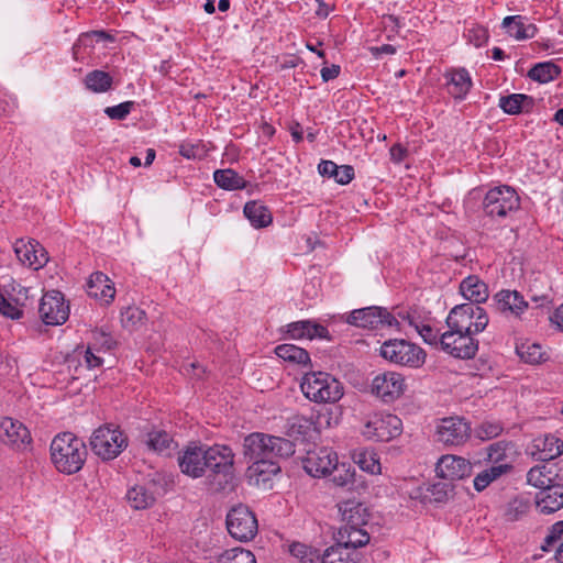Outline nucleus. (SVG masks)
<instances>
[{
  "label": "nucleus",
  "instance_id": "obj_25",
  "mask_svg": "<svg viewBox=\"0 0 563 563\" xmlns=\"http://www.w3.org/2000/svg\"><path fill=\"white\" fill-rule=\"evenodd\" d=\"M460 291L471 301L470 303L474 305L485 302L489 297L487 285L475 275H471L462 280Z\"/></svg>",
  "mask_w": 563,
  "mask_h": 563
},
{
  "label": "nucleus",
  "instance_id": "obj_9",
  "mask_svg": "<svg viewBox=\"0 0 563 563\" xmlns=\"http://www.w3.org/2000/svg\"><path fill=\"white\" fill-rule=\"evenodd\" d=\"M257 520L254 514L245 505H236L227 515V528L229 533L239 541L245 542L257 533Z\"/></svg>",
  "mask_w": 563,
  "mask_h": 563
},
{
  "label": "nucleus",
  "instance_id": "obj_5",
  "mask_svg": "<svg viewBox=\"0 0 563 563\" xmlns=\"http://www.w3.org/2000/svg\"><path fill=\"white\" fill-rule=\"evenodd\" d=\"M448 328L459 333L476 334L485 330L488 324L486 311L474 303L455 306L446 318Z\"/></svg>",
  "mask_w": 563,
  "mask_h": 563
},
{
  "label": "nucleus",
  "instance_id": "obj_45",
  "mask_svg": "<svg viewBox=\"0 0 563 563\" xmlns=\"http://www.w3.org/2000/svg\"><path fill=\"white\" fill-rule=\"evenodd\" d=\"M503 431L504 427L500 422L483 421L475 428L474 434L482 441H488L500 435Z\"/></svg>",
  "mask_w": 563,
  "mask_h": 563
},
{
  "label": "nucleus",
  "instance_id": "obj_18",
  "mask_svg": "<svg viewBox=\"0 0 563 563\" xmlns=\"http://www.w3.org/2000/svg\"><path fill=\"white\" fill-rule=\"evenodd\" d=\"M471 433V428L464 419L450 417L442 419L437 428L438 441L448 445H460L464 443Z\"/></svg>",
  "mask_w": 563,
  "mask_h": 563
},
{
  "label": "nucleus",
  "instance_id": "obj_8",
  "mask_svg": "<svg viewBox=\"0 0 563 563\" xmlns=\"http://www.w3.org/2000/svg\"><path fill=\"white\" fill-rule=\"evenodd\" d=\"M402 422L391 413H375L364 426L363 435L368 440L387 442L401 434Z\"/></svg>",
  "mask_w": 563,
  "mask_h": 563
},
{
  "label": "nucleus",
  "instance_id": "obj_20",
  "mask_svg": "<svg viewBox=\"0 0 563 563\" xmlns=\"http://www.w3.org/2000/svg\"><path fill=\"white\" fill-rule=\"evenodd\" d=\"M563 453V441L554 435L533 440L530 454L537 461H550Z\"/></svg>",
  "mask_w": 563,
  "mask_h": 563
},
{
  "label": "nucleus",
  "instance_id": "obj_34",
  "mask_svg": "<svg viewBox=\"0 0 563 563\" xmlns=\"http://www.w3.org/2000/svg\"><path fill=\"white\" fill-rule=\"evenodd\" d=\"M338 540L350 550L355 551L356 548L364 547L369 541V534L362 528H340Z\"/></svg>",
  "mask_w": 563,
  "mask_h": 563
},
{
  "label": "nucleus",
  "instance_id": "obj_44",
  "mask_svg": "<svg viewBox=\"0 0 563 563\" xmlns=\"http://www.w3.org/2000/svg\"><path fill=\"white\" fill-rule=\"evenodd\" d=\"M145 442L150 450L163 453L169 449L173 443V439L164 430H153L147 433Z\"/></svg>",
  "mask_w": 563,
  "mask_h": 563
},
{
  "label": "nucleus",
  "instance_id": "obj_12",
  "mask_svg": "<svg viewBox=\"0 0 563 563\" xmlns=\"http://www.w3.org/2000/svg\"><path fill=\"white\" fill-rule=\"evenodd\" d=\"M472 333H459L449 329L442 333L439 340L441 349L453 357L468 360L473 358L478 351V341Z\"/></svg>",
  "mask_w": 563,
  "mask_h": 563
},
{
  "label": "nucleus",
  "instance_id": "obj_56",
  "mask_svg": "<svg viewBox=\"0 0 563 563\" xmlns=\"http://www.w3.org/2000/svg\"><path fill=\"white\" fill-rule=\"evenodd\" d=\"M95 345L107 351L111 350L115 345V341L103 330L93 331Z\"/></svg>",
  "mask_w": 563,
  "mask_h": 563
},
{
  "label": "nucleus",
  "instance_id": "obj_52",
  "mask_svg": "<svg viewBox=\"0 0 563 563\" xmlns=\"http://www.w3.org/2000/svg\"><path fill=\"white\" fill-rule=\"evenodd\" d=\"M357 464L363 471L368 472L371 474L380 473V463L373 453H360Z\"/></svg>",
  "mask_w": 563,
  "mask_h": 563
},
{
  "label": "nucleus",
  "instance_id": "obj_30",
  "mask_svg": "<svg viewBox=\"0 0 563 563\" xmlns=\"http://www.w3.org/2000/svg\"><path fill=\"white\" fill-rule=\"evenodd\" d=\"M499 107L508 114L529 112L533 107V99L523 93H512L499 99Z\"/></svg>",
  "mask_w": 563,
  "mask_h": 563
},
{
  "label": "nucleus",
  "instance_id": "obj_49",
  "mask_svg": "<svg viewBox=\"0 0 563 563\" xmlns=\"http://www.w3.org/2000/svg\"><path fill=\"white\" fill-rule=\"evenodd\" d=\"M509 446L508 442L499 441L490 444L487 448V454L489 461H492L494 464H504L503 462L507 457V449Z\"/></svg>",
  "mask_w": 563,
  "mask_h": 563
},
{
  "label": "nucleus",
  "instance_id": "obj_7",
  "mask_svg": "<svg viewBox=\"0 0 563 563\" xmlns=\"http://www.w3.org/2000/svg\"><path fill=\"white\" fill-rule=\"evenodd\" d=\"M92 452L103 461L115 459L126 446V438L112 424L99 427L90 438Z\"/></svg>",
  "mask_w": 563,
  "mask_h": 563
},
{
  "label": "nucleus",
  "instance_id": "obj_36",
  "mask_svg": "<svg viewBox=\"0 0 563 563\" xmlns=\"http://www.w3.org/2000/svg\"><path fill=\"white\" fill-rule=\"evenodd\" d=\"M214 183L222 189L236 190L246 187V181L231 168L218 169L213 173Z\"/></svg>",
  "mask_w": 563,
  "mask_h": 563
},
{
  "label": "nucleus",
  "instance_id": "obj_1",
  "mask_svg": "<svg viewBox=\"0 0 563 563\" xmlns=\"http://www.w3.org/2000/svg\"><path fill=\"white\" fill-rule=\"evenodd\" d=\"M183 474L205 477L214 493L232 488L234 479V453L227 445H188L178 456Z\"/></svg>",
  "mask_w": 563,
  "mask_h": 563
},
{
  "label": "nucleus",
  "instance_id": "obj_55",
  "mask_svg": "<svg viewBox=\"0 0 563 563\" xmlns=\"http://www.w3.org/2000/svg\"><path fill=\"white\" fill-rule=\"evenodd\" d=\"M0 313L11 319H20L22 310L12 305L3 295L0 294Z\"/></svg>",
  "mask_w": 563,
  "mask_h": 563
},
{
  "label": "nucleus",
  "instance_id": "obj_48",
  "mask_svg": "<svg viewBox=\"0 0 563 563\" xmlns=\"http://www.w3.org/2000/svg\"><path fill=\"white\" fill-rule=\"evenodd\" d=\"M523 18L520 15L506 16L503 20V26L507 30V33L516 40H523Z\"/></svg>",
  "mask_w": 563,
  "mask_h": 563
},
{
  "label": "nucleus",
  "instance_id": "obj_57",
  "mask_svg": "<svg viewBox=\"0 0 563 563\" xmlns=\"http://www.w3.org/2000/svg\"><path fill=\"white\" fill-rule=\"evenodd\" d=\"M179 153L186 158H200L203 156V148L199 144H183L179 147Z\"/></svg>",
  "mask_w": 563,
  "mask_h": 563
},
{
  "label": "nucleus",
  "instance_id": "obj_10",
  "mask_svg": "<svg viewBox=\"0 0 563 563\" xmlns=\"http://www.w3.org/2000/svg\"><path fill=\"white\" fill-rule=\"evenodd\" d=\"M347 323L364 329H383L399 327L400 321L387 309L379 307H366L352 311L347 317Z\"/></svg>",
  "mask_w": 563,
  "mask_h": 563
},
{
  "label": "nucleus",
  "instance_id": "obj_2",
  "mask_svg": "<svg viewBox=\"0 0 563 563\" xmlns=\"http://www.w3.org/2000/svg\"><path fill=\"white\" fill-rule=\"evenodd\" d=\"M51 456L59 472L75 474L81 470L86 461L87 449L82 440L71 432H64L52 441Z\"/></svg>",
  "mask_w": 563,
  "mask_h": 563
},
{
  "label": "nucleus",
  "instance_id": "obj_29",
  "mask_svg": "<svg viewBox=\"0 0 563 563\" xmlns=\"http://www.w3.org/2000/svg\"><path fill=\"white\" fill-rule=\"evenodd\" d=\"M512 470L511 464H493L492 466L479 472L473 483L477 492L484 490L493 482L500 478L503 475L508 474Z\"/></svg>",
  "mask_w": 563,
  "mask_h": 563
},
{
  "label": "nucleus",
  "instance_id": "obj_60",
  "mask_svg": "<svg viewBox=\"0 0 563 563\" xmlns=\"http://www.w3.org/2000/svg\"><path fill=\"white\" fill-rule=\"evenodd\" d=\"M339 166L332 161H321L318 172L323 177L334 178Z\"/></svg>",
  "mask_w": 563,
  "mask_h": 563
},
{
  "label": "nucleus",
  "instance_id": "obj_3",
  "mask_svg": "<svg viewBox=\"0 0 563 563\" xmlns=\"http://www.w3.org/2000/svg\"><path fill=\"white\" fill-rule=\"evenodd\" d=\"M294 453V443L280 437L255 432L245 437L243 442V455L247 463L274 457H289Z\"/></svg>",
  "mask_w": 563,
  "mask_h": 563
},
{
  "label": "nucleus",
  "instance_id": "obj_4",
  "mask_svg": "<svg viewBox=\"0 0 563 563\" xmlns=\"http://www.w3.org/2000/svg\"><path fill=\"white\" fill-rule=\"evenodd\" d=\"M300 388L309 400L318 404L335 402L343 396L341 383L324 372L306 373Z\"/></svg>",
  "mask_w": 563,
  "mask_h": 563
},
{
  "label": "nucleus",
  "instance_id": "obj_33",
  "mask_svg": "<svg viewBox=\"0 0 563 563\" xmlns=\"http://www.w3.org/2000/svg\"><path fill=\"white\" fill-rule=\"evenodd\" d=\"M244 214L253 227L264 228L272 223V213L268 208L257 201H249L244 206Z\"/></svg>",
  "mask_w": 563,
  "mask_h": 563
},
{
  "label": "nucleus",
  "instance_id": "obj_64",
  "mask_svg": "<svg viewBox=\"0 0 563 563\" xmlns=\"http://www.w3.org/2000/svg\"><path fill=\"white\" fill-rule=\"evenodd\" d=\"M369 52L372 53L373 56L378 57L382 54H395L396 47L390 44H385L382 46L369 47Z\"/></svg>",
  "mask_w": 563,
  "mask_h": 563
},
{
  "label": "nucleus",
  "instance_id": "obj_32",
  "mask_svg": "<svg viewBox=\"0 0 563 563\" xmlns=\"http://www.w3.org/2000/svg\"><path fill=\"white\" fill-rule=\"evenodd\" d=\"M280 472V466L274 461V459L260 460L253 462L247 467V475L250 478H254L256 483L269 481L273 475Z\"/></svg>",
  "mask_w": 563,
  "mask_h": 563
},
{
  "label": "nucleus",
  "instance_id": "obj_6",
  "mask_svg": "<svg viewBox=\"0 0 563 563\" xmlns=\"http://www.w3.org/2000/svg\"><path fill=\"white\" fill-rule=\"evenodd\" d=\"M380 356L390 363L411 368H418L426 362V352L402 339L384 342L380 346Z\"/></svg>",
  "mask_w": 563,
  "mask_h": 563
},
{
  "label": "nucleus",
  "instance_id": "obj_51",
  "mask_svg": "<svg viewBox=\"0 0 563 563\" xmlns=\"http://www.w3.org/2000/svg\"><path fill=\"white\" fill-rule=\"evenodd\" d=\"M467 41L476 47H481L488 40V31L479 25H473L466 30Z\"/></svg>",
  "mask_w": 563,
  "mask_h": 563
},
{
  "label": "nucleus",
  "instance_id": "obj_11",
  "mask_svg": "<svg viewBox=\"0 0 563 563\" xmlns=\"http://www.w3.org/2000/svg\"><path fill=\"white\" fill-rule=\"evenodd\" d=\"M483 207L489 217H505L519 207V197L515 189L508 186H500L487 191Z\"/></svg>",
  "mask_w": 563,
  "mask_h": 563
},
{
  "label": "nucleus",
  "instance_id": "obj_37",
  "mask_svg": "<svg viewBox=\"0 0 563 563\" xmlns=\"http://www.w3.org/2000/svg\"><path fill=\"white\" fill-rule=\"evenodd\" d=\"M278 357L297 364L307 365L310 362L308 352L294 344H280L275 349Z\"/></svg>",
  "mask_w": 563,
  "mask_h": 563
},
{
  "label": "nucleus",
  "instance_id": "obj_17",
  "mask_svg": "<svg viewBox=\"0 0 563 563\" xmlns=\"http://www.w3.org/2000/svg\"><path fill=\"white\" fill-rule=\"evenodd\" d=\"M0 441L15 450H24L31 444V434L20 421L9 417L0 418Z\"/></svg>",
  "mask_w": 563,
  "mask_h": 563
},
{
  "label": "nucleus",
  "instance_id": "obj_53",
  "mask_svg": "<svg viewBox=\"0 0 563 563\" xmlns=\"http://www.w3.org/2000/svg\"><path fill=\"white\" fill-rule=\"evenodd\" d=\"M562 536L563 521H559L551 527L549 533L544 538V543L541 545V549L543 551H550L552 548H555Z\"/></svg>",
  "mask_w": 563,
  "mask_h": 563
},
{
  "label": "nucleus",
  "instance_id": "obj_46",
  "mask_svg": "<svg viewBox=\"0 0 563 563\" xmlns=\"http://www.w3.org/2000/svg\"><path fill=\"white\" fill-rule=\"evenodd\" d=\"M289 552L292 556L299 559L301 563H319L320 561V554L317 550L299 542L292 543Z\"/></svg>",
  "mask_w": 563,
  "mask_h": 563
},
{
  "label": "nucleus",
  "instance_id": "obj_54",
  "mask_svg": "<svg viewBox=\"0 0 563 563\" xmlns=\"http://www.w3.org/2000/svg\"><path fill=\"white\" fill-rule=\"evenodd\" d=\"M133 107V101H125L118 106L107 107L104 113L112 120H123L130 114Z\"/></svg>",
  "mask_w": 563,
  "mask_h": 563
},
{
  "label": "nucleus",
  "instance_id": "obj_59",
  "mask_svg": "<svg viewBox=\"0 0 563 563\" xmlns=\"http://www.w3.org/2000/svg\"><path fill=\"white\" fill-rule=\"evenodd\" d=\"M423 341L429 344H438L440 338H438V333L431 328L429 324H421L419 330L417 331Z\"/></svg>",
  "mask_w": 563,
  "mask_h": 563
},
{
  "label": "nucleus",
  "instance_id": "obj_14",
  "mask_svg": "<svg viewBox=\"0 0 563 563\" xmlns=\"http://www.w3.org/2000/svg\"><path fill=\"white\" fill-rule=\"evenodd\" d=\"M336 462L338 454L330 448L321 446L307 452L302 467L312 477H322L331 474Z\"/></svg>",
  "mask_w": 563,
  "mask_h": 563
},
{
  "label": "nucleus",
  "instance_id": "obj_26",
  "mask_svg": "<svg viewBox=\"0 0 563 563\" xmlns=\"http://www.w3.org/2000/svg\"><path fill=\"white\" fill-rule=\"evenodd\" d=\"M448 91L455 99H463L472 87V79L465 69H456L445 74Z\"/></svg>",
  "mask_w": 563,
  "mask_h": 563
},
{
  "label": "nucleus",
  "instance_id": "obj_28",
  "mask_svg": "<svg viewBox=\"0 0 563 563\" xmlns=\"http://www.w3.org/2000/svg\"><path fill=\"white\" fill-rule=\"evenodd\" d=\"M360 556L356 551L350 550L342 542L327 549L319 563H358Z\"/></svg>",
  "mask_w": 563,
  "mask_h": 563
},
{
  "label": "nucleus",
  "instance_id": "obj_38",
  "mask_svg": "<svg viewBox=\"0 0 563 563\" xmlns=\"http://www.w3.org/2000/svg\"><path fill=\"white\" fill-rule=\"evenodd\" d=\"M332 482L335 486L352 489L355 484V470L351 464L336 462V466L332 468Z\"/></svg>",
  "mask_w": 563,
  "mask_h": 563
},
{
  "label": "nucleus",
  "instance_id": "obj_61",
  "mask_svg": "<svg viewBox=\"0 0 563 563\" xmlns=\"http://www.w3.org/2000/svg\"><path fill=\"white\" fill-rule=\"evenodd\" d=\"M84 360H85L87 368H89V369L101 366L102 362H103L100 356L96 355L92 352L90 346H88L87 350L85 351Z\"/></svg>",
  "mask_w": 563,
  "mask_h": 563
},
{
  "label": "nucleus",
  "instance_id": "obj_27",
  "mask_svg": "<svg viewBox=\"0 0 563 563\" xmlns=\"http://www.w3.org/2000/svg\"><path fill=\"white\" fill-rule=\"evenodd\" d=\"M537 506L543 514L554 512L563 507V487L552 485L542 490L537 500Z\"/></svg>",
  "mask_w": 563,
  "mask_h": 563
},
{
  "label": "nucleus",
  "instance_id": "obj_42",
  "mask_svg": "<svg viewBox=\"0 0 563 563\" xmlns=\"http://www.w3.org/2000/svg\"><path fill=\"white\" fill-rule=\"evenodd\" d=\"M516 351L519 357L529 364H539L545 360L541 345L537 343H521Z\"/></svg>",
  "mask_w": 563,
  "mask_h": 563
},
{
  "label": "nucleus",
  "instance_id": "obj_43",
  "mask_svg": "<svg viewBox=\"0 0 563 563\" xmlns=\"http://www.w3.org/2000/svg\"><path fill=\"white\" fill-rule=\"evenodd\" d=\"M146 313L139 307H128L121 312V323L125 329L136 330L144 324Z\"/></svg>",
  "mask_w": 563,
  "mask_h": 563
},
{
  "label": "nucleus",
  "instance_id": "obj_40",
  "mask_svg": "<svg viewBox=\"0 0 563 563\" xmlns=\"http://www.w3.org/2000/svg\"><path fill=\"white\" fill-rule=\"evenodd\" d=\"M212 563H256V560L251 551L234 548L222 552Z\"/></svg>",
  "mask_w": 563,
  "mask_h": 563
},
{
  "label": "nucleus",
  "instance_id": "obj_16",
  "mask_svg": "<svg viewBox=\"0 0 563 563\" xmlns=\"http://www.w3.org/2000/svg\"><path fill=\"white\" fill-rule=\"evenodd\" d=\"M14 253L21 264L35 271L44 267L48 262L47 251L34 239L16 240Z\"/></svg>",
  "mask_w": 563,
  "mask_h": 563
},
{
  "label": "nucleus",
  "instance_id": "obj_58",
  "mask_svg": "<svg viewBox=\"0 0 563 563\" xmlns=\"http://www.w3.org/2000/svg\"><path fill=\"white\" fill-rule=\"evenodd\" d=\"M354 178V168L351 165H341L338 168L334 180L340 185H346Z\"/></svg>",
  "mask_w": 563,
  "mask_h": 563
},
{
  "label": "nucleus",
  "instance_id": "obj_39",
  "mask_svg": "<svg viewBox=\"0 0 563 563\" xmlns=\"http://www.w3.org/2000/svg\"><path fill=\"white\" fill-rule=\"evenodd\" d=\"M561 74L559 66L551 62L539 63L528 73V76L536 81L545 84L555 79Z\"/></svg>",
  "mask_w": 563,
  "mask_h": 563
},
{
  "label": "nucleus",
  "instance_id": "obj_63",
  "mask_svg": "<svg viewBox=\"0 0 563 563\" xmlns=\"http://www.w3.org/2000/svg\"><path fill=\"white\" fill-rule=\"evenodd\" d=\"M340 74V66L331 65L330 67H323L321 69V77L323 81H329L336 78Z\"/></svg>",
  "mask_w": 563,
  "mask_h": 563
},
{
  "label": "nucleus",
  "instance_id": "obj_23",
  "mask_svg": "<svg viewBox=\"0 0 563 563\" xmlns=\"http://www.w3.org/2000/svg\"><path fill=\"white\" fill-rule=\"evenodd\" d=\"M287 333L294 340H312L314 338L324 339L328 336V330L323 325L310 320H301L289 323L287 325Z\"/></svg>",
  "mask_w": 563,
  "mask_h": 563
},
{
  "label": "nucleus",
  "instance_id": "obj_47",
  "mask_svg": "<svg viewBox=\"0 0 563 563\" xmlns=\"http://www.w3.org/2000/svg\"><path fill=\"white\" fill-rule=\"evenodd\" d=\"M529 510V503L522 499H514L508 504L506 510V519L508 521H517L521 519Z\"/></svg>",
  "mask_w": 563,
  "mask_h": 563
},
{
  "label": "nucleus",
  "instance_id": "obj_35",
  "mask_svg": "<svg viewBox=\"0 0 563 563\" xmlns=\"http://www.w3.org/2000/svg\"><path fill=\"white\" fill-rule=\"evenodd\" d=\"M556 474L547 465H537L527 473V483L542 490L553 485Z\"/></svg>",
  "mask_w": 563,
  "mask_h": 563
},
{
  "label": "nucleus",
  "instance_id": "obj_31",
  "mask_svg": "<svg viewBox=\"0 0 563 563\" xmlns=\"http://www.w3.org/2000/svg\"><path fill=\"white\" fill-rule=\"evenodd\" d=\"M126 500L136 510H143L154 505L156 497L150 487L135 485L126 493Z\"/></svg>",
  "mask_w": 563,
  "mask_h": 563
},
{
  "label": "nucleus",
  "instance_id": "obj_41",
  "mask_svg": "<svg viewBox=\"0 0 563 563\" xmlns=\"http://www.w3.org/2000/svg\"><path fill=\"white\" fill-rule=\"evenodd\" d=\"M85 84L93 92H106L111 88L112 77L103 70H92L86 75Z\"/></svg>",
  "mask_w": 563,
  "mask_h": 563
},
{
  "label": "nucleus",
  "instance_id": "obj_13",
  "mask_svg": "<svg viewBox=\"0 0 563 563\" xmlns=\"http://www.w3.org/2000/svg\"><path fill=\"white\" fill-rule=\"evenodd\" d=\"M38 313L47 325H59L66 322L69 316V306L64 295L58 290L47 291L43 295Z\"/></svg>",
  "mask_w": 563,
  "mask_h": 563
},
{
  "label": "nucleus",
  "instance_id": "obj_62",
  "mask_svg": "<svg viewBox=\"0 0 563 563\" xmlns=\"http://www.w3.org/2000/svg\"><path fill=\"white\" fill-rule=\"evenodd\" d=\"M311 426V421L305 417H297L294 419V422L291 423V432L295 433V430L297 429L298 433H306V430L309 429Z\"/></svg>",
  "mask_w": 563,
  "mask_h": 563
},
{
  "label": "nucleus",
  "instance_id": "obj_50",
  "mask_svg": "<svg viewBox=\"0 0 563 563\" xmlns=\"http://www.w3.org/2000/svg\"><path fill=\"white\" fill-rule=\"evenodd\" d=\"M427 490L430 493V495H426V499L434 503H443L448 499L450 486L446 483L439 482L429 486Z\"/></svg>",
  "mask_w": 563,
  "mask_h": 563
},
{
  "label": "nucleus",
  "instance_id": "obj_21",
  "mask_svg": "<svg viewBox=\"0 0 563 563\" xmlns=\"http://www.w3.org/2000/svg\"><path fill=\"white\" fill-rule=\"evenodd\" d=\"M339 510L341 512L344 526L342 528H361L366 525L369 518L367 508L355 500H346L340 504Z\"/></svg>",
  "mask_w": 563,
  "mask_h": 563
},
{
  "label": "nucleus",
  "instance_id": "obj_19",
  "mask_svg": "<svg viewBox=\"0 0 563 563\" xmlns=\"http://www.w3.org/2000/svg\"><path fill=\"white\" fill-rule=\"evenodd\" d=\"M472 464L464 457L456 455H443L437 463V474L441 478L459 481L472 474Z\"/></svg>",
  "mask_w": 563,
  "mask_h": 563
},
{
  "label": "nucleus",
  "instance_id": "obj_22",
  "mask_svg": "<svg viewBox=\"0 0 563 563\" xmlns=\"http://www.w3.org/2000/svg\"><path fill=\"white\" fill-rule=\"evenodd\" d=\"M494 299L497 310L515 317H520L528 308V302L517 290H501L495 295Z\"/></svg>",
  "mask_w": 563,
  "mask_h": 563
},
{
  "label": "nucleus",
  "instance_id": "obj_24",
  "mask_svg": "<svg viewBox=\"0 0 563 563\" xmlns=\"http://www.w3.org/2000/svg\"><path fill=\"white\" fill-rule=\"evenodd\" d=\"M87 292L90 297L99 298L108 303L114 298L115 289L107 275L96 272L91 274L87 283Z\"/></svg>",
  "mask_w": 563,
  "mask_h": 563
},
{
  "label": "nucleus",
  "instance_id": "obj_15",
  "mask_svg": "<svg viewBox=\"0 0 563 563\" xmlns=\"http://www.w3.org/2000/svg\"><path fill=\"white\" fill-rule=\"evenodd\" d=\"M406 383L401 374L385 372L377 375L372 383V391L384 402H393L405 391Z\"/></svg>",
  "mask_w": 563,
  "mask_h": 563
}]
</instances>
